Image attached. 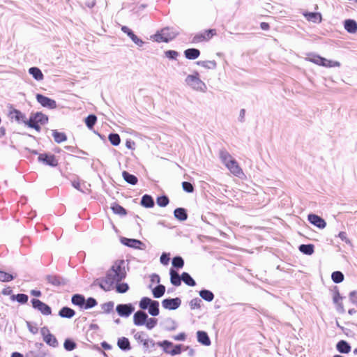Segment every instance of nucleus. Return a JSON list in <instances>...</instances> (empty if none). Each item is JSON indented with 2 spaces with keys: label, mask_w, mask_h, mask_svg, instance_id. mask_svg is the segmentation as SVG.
<instances>
[{
  "label": "nucleus",
  "mask_w": 357,
  "mask_h": 357,
  "mask_svg": "<svg viewBox=\"0 0 357 357\" xmlns=\"http://www.w3.org/2000/svg\"><path fill=\"white\" fill-rule=\"evenodd\" d=\"M12 299H15L18 303L24 304L28 301L29 297L24 294H18L17 295H13Z\"/></svg>",
  "instance_id": "nucleus-42"
},
{
  "label": "nucleus",
  "mask_w": 357,
  "mask_h": 357,
  "mask_svg": "<svg viewBox=\"0 0 357 357\" xmlns=\"http://www.w3.org/2000/svg\"><path fill=\"white\" fill-rule=\"evenodd\" d=\"M14 279V277L8 273L0 271V281L1 282H10Z\"/></svg>",
  "instance_id": "nucleus-52"
},
{
  "label": "nucleus",
  "mask_w": 357,
  "mask_h": 357,
  "mask_svg": "<svg viewBox=\"0 0 357 357\" xmlns=\"http://www.w3.org/2000/svg\"><path fill=\"white\" fill-rule=\"evenodd\" d=\"M182 281L187 285L194 287L196 285L195 280L186 272L182 273Z\"/></svg>",
  "instance_id": "nucleus-36"
},
{
  "label": "nucleus",
  "mask_w": 357,
  "mask_h": 357,
  "mask_svg": "<svg viewBox=\"0 0 357 357\" xmlns=\"http://www.w3.org/2000/svg\"><path fill=\"white\" fill-rule=\"evenodd\" d=\"M121 241L123 245H125L128 247L140 249V250L143 249L142 248H141V246L144 245V243L139 240L133 239V238H122Z\"/></svg>",
  "instance_id": "nucleus-16"
},
{
  "label": "nucleus",
  "mask_w": 357,
  "mask_h": 357,
  "mask_svg": "<svg viewBox=\"0 0 357 357\" xmlns=\"http://www.w3.org/2000/svg\"><path fill=\"white\" fill-rule=\"evenodd\" d=\"M169 274L171 283L176 287L180 286L182 280V274L179 275L174 269H170Z\"/></svg>",
  "instance_id": "nucleus-21"
},
{
  "label": "nucleus",
  "mask_w": 357,
  "mask_h": 357,
  "mask_svg": "<svg viewBox=\"0 0 357 357\" xmlns=\"http://www.w3.org/2000/svg\"><path fill=\"white\" fill-rule=\"evenodd\" d=\"M156 202L159 206L165 207L168 205L169 200L167 196L162 195L157 198Z\"/></svg>",
  "instance_id": "nucleus-48"
},
{
  "label": "nucleus",
  "mask_w": 357,
  "mask_h": 357,
  "mask_svg": "<svg viewBox=\"0 0 357 357\" xmlns=\"http://www.w3.org/2000/svg\"><path fill=\"white\" fill-rule=\"evenodd\" d=\"M203 41H206V38H204L202 32L197 33L192 39V43H199Z\"/></svg>",
  "instance_id": "nucleus-58"
},
{
  "label": "nucleus",
  "mask_w": 357,
  "mask_h": 357,
  "mask_svg": "<svg viewBox=\"0 0 357 357\" xmlns=\"http://www.w3.org/2000/svg\"><path fill=\"white\" fill-rule=\"evenodd\" d=\"M134 337L137 341L141 342L143 344L144 342L147 337V335L144 332H137L134 334Z\"/></svg>",
  "instance_id": "nucleus-55"
},
{
  "label": "nucleus",
  "mask_w": 357,
  "mask_h": 357,
  "mask_svg": "<svg viewBox=\"0 0 357 357\" xmlns=\"http://www.w3.org/2000/svg\"><path fill=\"white\" fill-rule=\"evenodd\" d=\"M43 340L45 343L51 347H56L58 346V341L54 335L52 333L50 335H47Z\"/></svg>",
  "instance_id": "nucleus-39"
},
{
  "label": "nucleus",
  "mask_w": 357,
  "mask_h": 357,
  "mask_svg": "<svg viewBox=\"0 0 357 357\" xmlns=\"http://www.w3.org/2000/svg\"><path fill=\"white\" fill-rule=\"evenodd\" d=\"M47 280L49 283H50L54 286H59V285L63 284V282H62L61 278L59 277H57L55 275H49V276H47Z\"/></svg>",
  "instance_id": "nucleus-44"
},
{
  "label": "nucleus",
  "mask_w": 357,
  "mask_h": 357,
  "mask_svg": "<svg viewBox=\"0 0 357 357\" xmlns=\"http://www.w3.org/2000/svg\"><path fill=\"white\" fill-rule=\"evenodd\" d=\"M52 136L54 137V141L60 144L67 140V137L64 132H58L56 130H52Z\"/></svg>",
  "instance_id": "nucleus-29"
},
{
  "label": "nucleus",
  "mask_w": 357,
  "mask_h": 357,
  "mask_svg": "<svg viewBox=\"0 0 357 357\" xmlns=\"http://www.w3.org/2000/svg\"><path fill=\"white\" fill-rule=\"evenodd\" d=\"M185 81L193 90L205 92L207 89L206 84L200 79L198 73L188 75Z\"/></svg>",
  "instance_id": "nucleus-5"
},
{
  "label": "nucleus",
  "mask_w": 357,
  "mask_h": 357,
  "mask_svg": "<svg viewBox=\"0 0 357 357\" xmlns=\"http://www.w3.org/2000/svg\"><path fill=\"white\" fill-rule=\"evenodd\" d=\"M29 73L37 81H41L44 78L42 71L37 67H31L29 69Z\"/></svg>",
  "instance_id": "nucleus-25"
},
{
  "label": "nucleus",
  "mask_w": 357,
  "mask_h": 357,
  "mask_svg": "<svg viewBox=\"0 0 357 357\" xmlns=\"http://www.w3.org/2000/svg\"><path fill=\"white\" fill-rule=\"evenodd\" d=\"M308 21L319 23L321 21V15L319 13H308L305 15Z\"/></svg>",
  "instance_id": "nucleus-31"
},
{
  "label": "nucleus",
  "mask_w": 357,
  "mask_h": 357,
  "mask_svg": "<svg viewBox=\"0 0 357 357\" xmlns=\"http://www.w3.org/2000/svg\"><path fill=\"white\" fill-rule=\"evenodd\" d=\"M141 204L146 208H152L154 206L153 199L149 195H144L142 197Z\"/></svg>",
  "instance_id": "nucleus-28"
},
{
  "label": "nucleus",
  "mask_w": 357,
  "mask_h": 357,
  "mask_svg": "<svg viewBox=\"0 0 357 357\" xmlns=\"http://www.w3.org/2000/svg\"><path fill=\"white\" fill-rule=\"evenodd\" d=\"M155 345V342L152 339H149L148 337L146 338L145 341L143 344V347L144 349H150L154 348Z\"/></svg>",
  "instance_id": "nucleus-57"
},
{
  "label": "nucleus",
  "mask_w": 357,
  "mask_h": 357,
  "mask_svg": "<svg viewBox=\"0 0 357 357\" xmlns=\"http://www.w3.org/2000/svg\"><path fill=\"white\" fill-rule=\"evenodd\" d=\"M157 319H155V318H149L147 319L146 321V327L151 330L152 328H153L156 324H157Z\"/></svg>",
  "instance_id": "nucleus-59"
},
{
  "label": "nucleus",
  "mask_w": 357,
  "mask_h": 357,
  "mask_svg": "<svg viewBox=\"0 0 357 357\" xmlns=\"http://www.w3.org/2000/svg\"><path fill=\"white\" fill-rule=\"evenodd\" d=\"M72 303L82 307L85 303V298L81 294H75L71 298Z\"/></svg>",
  "instance_id": "nucleus-32"
},
{
  "label": "nucleus",
  "mask_w": 357,
  "mask_h": 357,
  "mask_svg": "<svg viewBox=\"0 0 357 357\" xmlns=\"http://www.w3.org/2000/svg\"><path fill=\"white\" fill-rule=\"evenodd\" d=\"M36 100L43 107L48 109H55L57 107L56 102L54 100L46 97L42 94L38 93L36 96Z\"/></svg>",
  "instance_id": "nucleus-7"
},
{
  "label": "nucleus",
  "mask_w": 357,
  "mask_h": 357,
  "mask_svg": "<svg viewBox=\"0 0 357 357\" xmlns=\"http://www.w3.org/2000/svg\"><path fill=\"white\" fill-rule=\"evenodd\" d=\"M121 31L123 33H126L128 36L130 38L132 42L135 43L137 45L142 47L144 45V42L141 39H139L128 26H122Z\"/></svg>",
  "instance_id": "nucleus-17"
},
{
  "label": "nucleus",
  "mask_w": 357,
  "mask_h": 357,
  "mask_svg": "<svg viewBox=\"0 0 357 357\" xmlns=\"http://www.w3.org/2000/svg\"><path fill=\"white\" fill-rule=\"evenodd\" d=\"M165 56L169 59H176L178 53L174 50H167L165 52Z\"/></svg>",
  "instance_id": "nucleus-62"
},
{
  "label": "nucleus",
  "mask_w": 357,
  "mask_h": 357,
  "mask_svg": "<svg viewBox=\"0 0 357 357\" xmlns=\"http://www.w3.org/2000/svg\"><path fill=\"white\" fill-rule=\"evenodd\" d=\"M123 260L116 261L108 270L106 276L97 280V284L105 291H110L114 284L120 282L126 277Z\"/></svg>",
  "instance_id": "nucleus-1"
},
{
  "label": "nucleus",
  "mask_w": 357,
  "mask_h": 357,
  "mask_svg": "<svg viewBox=\"0 0 357 357\" xmlns=\"http://www.w3.org/2000/svg\"><path fill=\"white\" fill-rule=\"evenodd\" d=\"M159 347H163L164 351L167 354H169L172 356L180 354L181 352V346L177 344L174 347L172 350H169L168 347L172 346V343L168 340H164L157 343Z\"/></svg>",
  "instance_id": "nucleus-6"
},
{
  "label": "nucleus",
  "mask_w": 357,
  "mask_h": 357,
  "mask_svg": "<svg viewBox=\"0 0 357 357\" xmlns=\"http://www.w3.org/2000/svg\"><path fill=\"white\" fill-rule=\"evenodd\" d=\"M197 341L205 346H209L211 344V340L208 334L202 331H199L197 333Z\"/></svg>",
  "instance_id": "nucleus-19"
},
{
  "label": "nucleus",
  "mask_w": 357,
  "mask_h": 357,
  "mask_svg": "<svg viewBox=\"0 0 357 357\" xmlns=\"http://www.w3.org/2000/svg\"><path fill=\"white\" fill-rule=\"evenodd\" d=\"M331 278L335 283H340L344 280V275L340 271H334L331 275Z\"/></svg>",
  "instance_id": "nucleus-43"
},
{
  "label": "nucleus",
  "mask_w": 357,
  "mask_h": 357,
  "mask_svg": "<svg viewBox=\"0 0 357 357\" xmlns=\"http://www.w3.org/2000/svg\"><path fill=\"white\" fill-rule=\"evenodd\" d=\"M148 315L142 310L137 311L133 316V322L136 326H143L146 324Z\"/></svg>",
  "instance_id": "nucleus-15"
},
{
  "label": "nucleus",
  "mask_w": 357,
  "mask_h": 357,
  "mask_svg": "<svg viewBox=\"0 0 357 357\" xmlns=\"http://www.w3.org/2000/svg\"><path fill=\"white\" fill-rule=\"evenodd\" d=\"M349 299L352 303L357 305V291L350 292Z\"/></svg>",
  "instance_id": "nucleus-64"
},
{
  "label": "nucleus",
  "mask_w": 357,
  "mask_h": 357,
  "mask_svg": "<svg viewBox=\"0 0 357 357\" xmlns=\"http://www.w3.org/2000/svg\"><path fill=\"white\" fill-rule=\"evenodd\" d=\"M199 296L207 302H211L214 299V294L208 289H202L199 292Z\"/></svg>",
  "instance_id": "nucleus-27"
},
{
  "label": "nucleus",
  "mask_w": 357,
  "mask_h": 357,
  "mask_svg": "<svg viewBox=\"0 0 357 357\" xmlns=\"http://www.w3.org/2000/svg\"><path fill=\"white\" fill-rule=\"evenodd\" d=\"M108 139L114 146H118L121 142V138L119 134L111 133L108 136Z\"/></svg>",
  "instance_id": "nucleus-41"
},
{
  "label": "nucleus",
  "mask_w": 357,
  "mask_h": 357,
  "mask_svg": "<svg viewBox=\"0 0 357 357\" xmlns=\"http://www.w3.org/2000/svg\"><path fill=\"white\" fill-rule=\"evenodd\" d=\"M112 210L116 214H119L121 215H124L126 214V209L123 207H122L121 206L119 205L118 204H114L112 206Z\"/></svg>",
  "instance_id": "nucleus-47"
},
{
  "label": "nucleus",
  "mask_w": 357,
  "mask_h": 357,
  "mask_svg": "<svg viewBox=\"0 0 357 357\" xmlns=\"http://www.w3.org/2000/svg\"><path fill=\"white\" fill-rule=\"evenodd\" d=\"M97 305V301L95 298L90 297L87 300H85L84 308L90 309L95 307Z\"/></svg>",
  "instance_id": "nucleus-56"
},
{
  "label": "nucleus",
  "mask_w": 357,
  "mask_h": 357,
  "mask_svg": "<svg viewBox=\"0 0 357 357\" xmlns=\"http://www.w3.org/2000/svg\"><path fill=\"white\" fill-rule=\"evenodd\" d=\"M219 158L221 162L226 166L227 165L230 161L234 160V158L231 155V154L225 149H222L219 151Z\"/></svg>",
  "instance_id": "nucleus-18"
},
{
  "label": "nucleus",
  "mask_w": 357,
  "mask_h": 357,
  "mask_svg": "<svg viewBox=\"0 0 357 357\" xmlns=\"http://www.w3.org/2000/svg\"><path fill=\"white\" fill-rule=\"evenodd\" d=\"M197 64L206 69H215L217 66L215 61H199L197 62Z\"/></svg>",
  "instance_id": "nucleus-37"
},
{
  "label": "nucleus",
  "mask_w": 357,
  "mask_h": 357,
  "mask_svg": "<svg viewBox=\"0 0 357 357\" xmlns=\"http://www.w3.org/2000/svg\"><path fill=\"white\" fill-rule=\"evenodd\" d=\"M165 329L167 331H174L176 328L175 321L171 318H168L165 321Z\"/></svg>",
  "instance_id": "nucleus-50"
},
{
  "label": "nucleus",
  "mask_w": 357,
  "mask_h": 357,
  "mask_svg": "<svg viewBox=\"0 0 357 357\" xmlns=\"http://www.w3.org/2000/svg\"><path fill=\"white\" fill-rule=\"evenodd\" d=\"M181 303V301L179 298H167L162 301V305L164 308L168 310H176Z\"/></svg>",
  "instance_id": "nucleus-11"
},
{
  "label": "nucleus",
  "mask_w": 357,
  "mask_h": 357,
  "mask_svg": "<svg viewBox=\"0 0 357 357\" xmlns=\"http://www.w3.org/2000/svg\"><path fill=\"white\" fill-rule=\"evenodd\" d=\"M152 301L153 300L148 297H143L139 301V307L142 310H146L148 309L149 306L152 303Z\"/></svg>",
  "instance_id": "nucleus-46"
},
{
  "label": "nucleus",
  "mask_w": 357,
  "mask_h": 357,
  "mask_svg": "<svg viewBox=\"0 0 357 357\" xmlns=\"http://www.w3.org/2000/svg\"><path fill=\"white\" fill-rule=\"evenodd\" d=\"M184 265V261L181 257H175L172 259V266L177 268H181Z\"/></svg>",
  "instance_id": "nucleus-49"
},
{
  "label": "nucleus",
  "mask_w": 357,
  "mask_h": 357,
  "mask_svg": "<svg viewBox=\"0 0 357 357\" xmlns=\"http://www.w3.org/2000/svg\"><path fill=\"white\" fill-rule=\"evenodd\" d=\"M149 313L152 316H157L159 314V303L153 301L148 307Z\"/></svg>",
  "instance_id": "nucleus-33"
},
{
  "label": "nucleus",
  "mask_w": 357,
  "mask_h": 357,
  "mask_svg": "<svg viewBox=\"0 0 357 357\" xmlns=\"http://www.w3.org/2000/svg\"><path fill=\"white\" fill-rule=\"evenodd\" d=\"M123 179L129 184L135 185L137 183V178L132 174H130L126 171H123L122 173Z\"/></svg>",
  "instance_id": "nucleus-30"
},
{
  "label": "nucleus",
  "mask_w": 357,
  "mask_h": 357,
  "mask_svg": "<svg viewBox=\"0 0 357 357\" xmlns=\"http://www.w3.org/2000/svg\"><path fill=\"white\" fill-rule=\"evenodd\" d=\"M9 116L11 119L15 120L19 123H24L25 125H26V123L28 121V120H26L25 114L16 109H12L10 110Z\"/></svg>",
  "instance_id": "nucleus-12"
},
{
  "label": "nucleus",
  "mask_w": 357,
  "mask_h": 357,
  "mask_svg": "<svg viewBox=\"0 0 357 357\" xmlns=\"http://www.w3.org/2000/svg\"><path fill=\"white\" fill-rule=\"evenodd\" d=\"M344 29L350 33H354L357 31V23L354 20L344 21Z\"/></svg>",
  "instance_id": "nucleus-23"
},
{
  "label": "nucleus",
  "mask_w": 357,
  "mask_h": 357,
  "mask_svg": "<svg viewBox=\"0 0 357 357\" xmlns=\"http://www.w3.org/2000/svg\"><path fill=\"white\" fill-rule=\"evenodd\" d=\"M118 347L124 351H127L130 349V342L126 337H121L118 340L117 342Z\"/></svg>",
  "instance_id": "nucleus-34"
},
{
  "label": "nucleus",
  "mask_w": 357,
  "mask_h": 357,
  "mask_svg": "<svg viewBox=\"0 0 357 357\" xmlns=\"http://www.w3.org/2000/svg\"><path fill=\"white\" fill-rule=\"evenodd\" d=\"M202 300L199 298H193L190 302V307L192 310L199 309L201 307Z\"/></svg>",
  "instance_id": "nucleus-54"
},
{
  "label": "nucleus",
  "mask_w": 357,
  "mask_h": 357,
  "mask_svg": "<svg viewBox=\"0 0 357 357\" xmlns=\"http://www.w3.org/2000/svg\"><path fill=\"white\" fill-rule=\"evenodd\" d=\"M178 34V32L175 29L165 27L157 31L155 34L151 36V38L158 43H168L175 38Z\"/></svg>",
  "instance_id": "nucleus-2"
},
{
  "label": "nucleus",
  "mask_w": 357,
  "mask_h": 357,
  "mask_svg": "<svg viewBox=\"0 0 357 357\" xmlns=\"http://www.w3.org/2000/svg\"><path fill=\"white\" fill-rule=\"evenodd\" d=\"M341 299H342V297L340 296V294L338 292H337V294L333 297V301L335 303L337 304L338 310L343 312L344 311L343 305L342 303H339V300H341Z\"/></svg>",
  "instance_id": "nucleus-61"
},
{
  "label": "nucleus",
  "mask_w": 357,
  "mask_h": 357,
  "mask_svg": "<svg viewBox=\"0 0 357 357\" xmlns=\"http://www.w3.org/2000/svg\"><path fill=\"white\" fill-rule=\"evenodd\" d=\"M229 172L236 176L241 177L243 175V172L242 169L238 165L237 161L234 159L230 162L225 166Z\"/></svg>",
  "instance_id": "nucleus-13"
},
{
  "label": "nucleus",
  "mask_w": 357,
  "mask_h": 357,
  "mask_svg": "<svg viewBox=\"0 0 357 357\" xmlns=\"http://www.w3.org/2000/svg\"><path fill=\"white\" fill-rule=\"evenodd\" d=\"M47 122L48 117L47 115L41 112H36L31 114L26 123V126H28L29 128L35 129L38 132H40L41 129L40 124L45 125Z\"/></svg>",
  "instance_id": "nucleus-3"
},
{
  "label": "nucleus",
  "mask_w": 357,
  "mask_h": 357,
  "mask_svg": "<svg viewBox=\"0 0 357 357\" xmlns=\"http://www.w3.org/2000/svg\"><path fill=\"white\" fill-rule=\"evenodd\" d=\"M184 55L188 59L193 60L199 57L200 51L196 48H190L184 51Z\"/></svg>",
  "instance_id": "nucleus-22"
},
{
  "label": "nucleus",
  "mask_w": 357,
  "mask_h": 357,
  "mask_svg": "<svg viewBox=\"0 0 357 357\" xmlns=\"http://www.w3.org/2000/svg\"><path fill=\"white\" fill-rule=\"evenodd\" d=\"M97 121V117L94 114H90L85 119V123L89 129H92Z\"/></svg>",
  "instance_id": "nucleus-40"
},
{
  "label": "nucleus",
  "mask_w": 357,
  "mask_h": 357,
  "mask_svg": "<svg viewBox=\"0 0 357 357\" xmlns=\"http://www.w3.org/2000/svg\"><path fill=\"white\" fill-rule=\"evenodd\" d=\"M165 291V287L159 284L153 289V295L155 298H158L163 296Z\"/></svg>",
  "instance_id": "nucleus-38"
},
{
  "label": "nucleus",
  "mask_w": 357,
  "mask_h": 357,
  "mask_svg": "<svg viewBox=\"0 0 357 357\" xmlns=\"http://www.w3.org/2000/svg\"><path fill=\"white\" fill-rule=\"evenodd\" d=\"M337 350L341 354H348L351 351V346L345 340H340L336 344Z\"/></svg>",
  "instance_id": "nucleus-20"
},
{
  "label": "nucleus",
  "mask_w": 357,
  "mask_h": 357,
  "mask_svg": "<svg viewBox=\"0 0 357 357\" xmlns=\"http://www.w3.org/2000/svg\"><path fill=\"white\" fill-rule=\"evenodd\" d=\"M76 343L70 339H66L64 342L63 347L66 351H70L76 348Z\"/></svg>",
  "instance_id": "nucleus-45"
},
{
  "label": "nucleus",
  "mask_w": 357,
  "mask_h": 357,
  "mask_svg": "<svg viewBox=\"0 0 357 357\" xmlns=\"http://www.w3.org/2000/svg\"><path fill=\"white\" fill-rule=\"evenodd\" d=\"M307 220L311 224L314 225L319 229H324L326 226L325 220L317 215L309 214L307 216Z\"/></svg>",
  "instance_id": "nucleus-14"
},
{
  "label": "nucleus",
  "mask_w": 357,
  "mask_h": 357,
  "mask_svg": "<svg viewBox=\"0 0 357 357\" xmlns=\"http://www.w3.org/2000/svg\"><path fill=\"white\" fill-rule=\"evenodd\" d=\"M33 308L40 311L44 315H50L52 313L51 307L38 299L33 298L31 300Z\"/></svg>",
  "instance_id": "nucleus-8"
},
{
  "label": "nucleus",
  "mask_w": 357,
  "mask_h": 357,
  "mask_svg": "<svg viewBox=\"0 0 357 357\" xmlns=\"http://www.w3.org/2000/svg\"><path fill=\"white\" fill-rule=\"evenodd\" d=\"M75 314V310L68 307H63L59 312V315L63 318L70 319L74 317Z\"/></svg>",
  "instance_id": "nucleus-24"
},
{
  "label": "nucleus",
  "mask_w": 357,
  "mask_h": 357,
  "mask_svg": "<svg viewBox=\"0 0 357 357\" xmlns=\"http://www.w3.org/2000/svg\"><path fill=\"white\" fill-rule=\"evenodd\" d=\"M183 189L187 192H192L194 190V188L192 185L187 181H184L182 183Z\"/></svg>",
  "instance_id": "nucleus-63"
},
{
  "label": "nucleus",
  "mask_w": 357,
  "mask_h": 357,
  "mask_svg": "<svg viewBox=\"0 0 357 357\" xmlns=\"http://www.w3.org/2000/svg\"><path fill=\"white\" fill-rule=\"evenodd\" d=\"M300 252L305 255H310L314 252V245L312 244H302L298 248Z\"/></svg>",
  "instance_id": "nucleus-35"
},
{
  "label": "nucleus",
  "mask_w": 357,
  "mask_h": 357,
  "mask_svg": "<svg viewBox=\"0 0 357 357\" xmlns=\"http://www.w3.org/2000/svg\"><path fill=\"white\" fill-rule=\"evenodd\" d=\"M114 303L112 301L105 303L101 305V309L105 313H109L114 308Z\"/></svg>",
  "instance_id": "nucleus-53"
},
{
  "label": "nucleus",
  "mask_w": 357,
  "mask_h": 357,
  "mask_svg": "<svg viewBox=\"0 0 357 357\" xmlns=\"http://www.w3.org/2000/svg\"><path fill=\"white\" fill-rule=\"evenodd\" d=\"M204 38H206V41L209 40L213 36L216 34L215 29H208L205 30L202 32Z\"/></svg>",
  "instance_id": "nucleus-60"
},
{
  "label": "nucleus",
  "mask_w": 357,
  "mask_h": 357,
  "mask_svg": "<svg viewBox=\"0 0 357 357\" xmlns=\"http://www.w3.org/2000/svg\"><path fill=\"white\" fill-rule=\"evenodd\" d=\"M116 289L118 293L123 294L129 289V286L127 283H116Z\"/></svg>",
  "instance_id": "nucleus-51"
},
{
  "label": "nucleus",
  "mask_w": 357,
  "mask_h": 357,
  "mask_svg": "<svg viewBox=\"0 0 357 357\" xmlns=\"http://www.w3.org/2000/svg\"><path fill=\"white\" fill-rule=\"evenodd\" d=\"M116 310L119 316L128 317L133 312L135 307L130 303L119 304L116 306Z\"/></svg>",
  "instance_id": "nucleus-9"
},
{
  "label": "nucleus",
  "mask_w": 357,
  "mask_h": 357,
  "mask_svg": "<svg viewBox=\"0 0 357 357\" xmlns=\"http://www.w3.org/2000/svg\"><path fill=\"white\" fill-rule=\"evenodd\" d=\"M174 217L180 221H184L188 218L186 210L183 208H177L174 211Z\"/></svg>",
  "instance_id": "nucleus-26"
},
{
  "label": "nucleus",
  "mask_w": 357,
  "mask_h": 357,
  "mask_svg": "<svg viewBox=\"0 0 357 357\" xmlns=\"http://www.w3.org/2000/svg\"><path fill=\"white\" fill-rule=\"evenodd\" d=\"M38 161L51 167L58 165V160L54 155L41 153L38 155Z\"/></svg>",
  "instance_id": "nucleus-10"
},
{
  "label": "nucleus",
  "mask_w": 357,
  "mask_h": 357,
  "mask_svg": "<svg viewBox=\"0 0 357 357\" xmlns=\"http://www.w3.org/2000/svg\"><path fill=\"white\" fill-rule=\"evenodd\" d=\"M306 61L314 63L318 66L332 68V67H340V63L336 61H332L326 59L319 55L314 54H309L305 59Z\"/></svg>",
  "instance_id": "nucleus-4"
}]
</instances>
